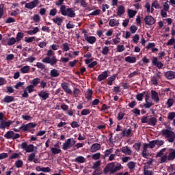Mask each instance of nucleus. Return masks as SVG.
Wrapping results in <instances>:
<instances>
[{
    "mask_svg": "<svg viewBox=\"0 0 175 175\" xmlns=\"http://www.w3.org/2000/svg\"><path fill=\"white\" fill-rule=\"evenodd\" d=\"M21 148L26 151V152H33V150L35 149V146H33V144L28 145V143L23 142L21 144Z\"/></svg>",
    "mask_w": 175,
    "mask_h": 175,
    "instance_id": "7",
    "label": "nucleus"
},
{
    "mask_svg": "<svg viewBox=\"0 0 175 175\" xmlns=\"http://www.w3.org/2000/svg\"><path fill=\"white\" fill-rule=\"evenodd\" d=\"M161 77V75L159 74H157L156 77H153L152 79H151V83L152 85H158V78Z\"/></svg>",
    "mask_w": 175,
    "mask_h": 175,
    "instance_id": "35",
    "label": "nucleus"
},
{
    "mask_svg": "<svg viewBox=\"0 0 175 175\" xmlns=\"http://www.w3.org/2000/svg\"><path fill=\"white\" fill-rule=\"evenodd\" d=\"M62 50L63 51H69L70 48L69 47V44L68 42L62 44Z\"/></svg>",
    "mask_w": 175,
    "mask_h": 175,
    "instance_id": "47",
    "label": "nucleus"
},
{
    "mask_svg": "<svg viewBox=\"0 0 175 175\" xmlns=\"http://www.w3.org/2000/svg\"><path fill=\"white\" fill-rule=\"evenodd\" d=\"M125 62H128L129 64H135L136 62V57L132 56H127L124 59Z\"/></svg>",
    "mask_w": 175,
    "mask_h": 175,
    "instance_id": "25",
    "label": "nucleus"
},
{
    "mask_svg": "<svg viewBox=\"0 0 175 175\" xmlns=\"http://www.w3.org/2000/svg\"><path fill=\"white\" fill-rule=\"evenodd\" d=\"M109 25L110 27H118L120 25V22L117 19H111L109 22Z\"/></svg>",
    "mask_w": 175,
    "mask_h": 175,
    "instance_id": "23",
    "label": "nucleus"
},
{
    "mask_svg": "<svg viewBox=\"0 0 175 175\" xmlns=\"http://www.w3.org/2000/svg\"><path fill=\"white\" fill-rule=\"evenodd\" d=\"M57 13V8H53L49 12V16H52V17H54V16H56Z\"/></svg>",
    "mask_w": 175,
    "mask_h": 175,
    "instance_id": "56",
    "label": "nucleus"
},
{
    "mask_svg": "<svg viewBox=\"0 0 175 175\" xmlns=\"http://www.w3.org/2000/svg\"><path fill=\"white\" fill-rule=\"evenodd\" d=\"M165 77L167 80H173L175 79V72L174 71H167L164 74Z\"/></svg>",
    "mask_w": 175,
    "mask_h": 175,
    "instance_id": "17",
    "label": "nucleus"
},
{
    "mask_svg": "<svg viewBox=\"0 0 175 175\" xmlns=\"http://www.w3.org/2000/svg\"><path fill=\"white\" fill-rule=\"evenodd\" d=\"M72 146L70 145V138L67 139L62 145V150L66 151L68 148H70Z\"/></svg>",
    "mask_w": 175,
    "mask_h": 175,
    "instance_id": "19",
    "label": "nucleus"
},
{
    "mask_svg": "<svg viewBox=\"0 0 175 175\" xmlns=\"http://www.w3.org/2000/svg\"><path fill=\"white\" fill-rule=\"evenodd\" d=\"M99 166H100V161H97L93 164L92 169H99Z\"/></svg>",
    "mask_w": 175,
    "mask_h": 175,
    "instance_id": "61",
    "label": "nucleus"
},
{
    "mask_svg": "<svg viewBox=\"0 0 175 175\" xmlns=\"http://www.w3.org/2000/svg\"><path fill=\"white\" fill-rule=\"evenodd\" d=\"M127 167H129V169H130V170H133V169H135V167H136V163H135L134 161H130L127 163Z\"/></svg>",
    "mask_w": 175,
    "mask_h": 175,
    "instance_id": "42",
    "label": "nucleus"
},
{
    "mask_svg": "<svg viewBox=\"0 0 175 175\" xmlns=\"http://www.w3.org/2000/svg\"><path fill=\"white\" fill-rule=\"evenodd\" d=\"M36 66H37L38 69H46V65L40 62H37Z\"/></svg>",
    "mask_w": 175,
    "mask_h": 175,
    "instance_id": "59",
    "label": "nucleus"
},
{
    "mask_svg": "<svg viewBox=\"0 0 175 175\" xmlns=\"http://www.w3.org/2000/svg\"><path fill=\"white\" fill-rule=\"evenodd\" d=\"M31 69V66H25L21 68V72H22L23 75H25L27 73H29V70Z\"/></svg>",
    "mask_w": 175,
    "mask_h": 175,
    "instance_id": "29",
    "label": "nucleus"
},
{
    "mask_svg": "<svg viewBox=\"0 0 175 175\" xmlns=\"http://www.w3.org/2000/svg\"><path fill=\"white\" fill-rule=\"evenodd\" d=\"M39 3V0H33L29 3H26L25 5V8L26 9H29V10H32V9H35L36 6H38Z\"/></svg>",
    "mask_w": 175,
    "mask_h": 175,
    "instance_id": "9",
    "label": "nucleus"
},
{
    "mask_svg": "<svg viewBox=\"0 0 175 175\" xmlns=\"http://www.w3.org/2000/svg\"><path fill=\"white\" fill-rule=\"evenodd\" d=\"M52 21H53L54 24H57L59 27L60 25H62V23H64V19L61 17L56 16L55 18H53L52 19Z\"/></svg>",
    "mask_w": 175,
    "mask_h": 175,
    "instance_id": "22",
    "label": "nucleus"
},
{
    "mask_svg": "<svg viewBox=\"0 0 175 175\" xmlns=\"http://www.w3.org/2000/svg\"><path fill=\"white\" fill-rule=\"evenodd\" d=\"M144 21L146 25H154V23H155V18L150 15L145 16Z\"/></svg>",
    "mask_w": 175,
    "mask_h": 175,
    "instance_id": "11",
    "label": "nucleus"
},
{
    "mask_svg": "<svg viewBox=\"0 0 175 175\" xmlns=\"http://www.w3.org/2000/svg\"><path fill=\"white\" fill-rule=\"evenodd\" d=\"M144 175H154V172L150 171L148 170H146V167L144 169Z\"/></svg>",
    "mask_w": 175,
    "mask_h": 175,
    "instance_id": "63",
    "label": "nucleus"
},
{
    "mask_svg": "<svg viewBox=\"0 0 175 175\" xmlns=\"http://www.w3.org/2000/svg\"><path fill=\"white\" fill-rule=\"evenodd\" d=\"M136 13H137V12H136L135 10H128V15H129V18H133V17H135V16H136Z\"/></svg>",
    "mask_w": 175,
    "mask_h": 175,
    "instance_id": "38",
    "label": "nucleus"
},
{
    "mask_svg": "<svg viewBox=\"0 0 175 175\" xmlns=\"http://www.w3.org/2000/svg\"><path fill=\"white\" fill-rule=\"evenodd\" d=\"M175 118V112H170L168 113L167 119L170 120V121H173Z\"/></svg>",
    "mask_w": 175,
    "mask_h": 175,
    "instance_id": "54",
    "label": "nucleus"
},
{
    "mask_svg": "<svg viewBox=\"0 0 175 175\" xmlns=\"http://www.w3.org/2000/svg\"><path fill=\"white\" fill-rule=\"evenodd\" d=\"M152 8H154L155 9H161V5H159V3L158 2V0H155L152 3Z\"/></svg>",
    "mask_w": 175,
    "mask_h": 175,
    "instance_id": "51",
    "label": "nucleus"
},
{
    "mask_svg": "<svg viewBox=\"0 0 175 175\" xmlns=\"http://www.w3.org/2000/svg\"><path fill=\"white\" fill-rule=\"evenodd\" d=\"M132 133V130L131 129H129L127 130H124L122 132V135L123 137H131V134Z\"/></svg>",
    "mask_w": 175,
    "mask_h": 175,
    "instance_id": "26",
    "label": "nucleus"
},
{
    "mask_svg": "<svg viewBox=\"0 0 175 175\" xmlns=\"http://www.w3.org/2000/svg\"><path fill=\"white\" fill-rule=\"evenodd\" d=\"M109 51H110L109 46L103 47V50H102L103 55H107V54H109Z\"/></svg>",
    "mask_w": 175,
    "mask_h": 175,
    "instance_id": "50",
    "label": "nucleus"
},
{
    "mask_svg": "<svg viewBox=\"0 0 175 175\" xmlns=\"http://www.w3.org/2000/svg\"><path fill=\"white\" fill-rule=\"evenodd\" d=\"M47 57L44 58L42 61L44 64H50L51 66H54L58 62L57 57L54 55V51L49 49L46 53Z\"/></svg>",
    "mask_w": 175,
    "mask_h": 175,
    "instance_id": "2",
    "label": "nucleus"
},
{
    "mask_svg": "<svg viewBox=\"0 0 175 175\" xmlns=\"http://www.w3.org/2000/svg\"><path fill=\"white\" fill-rule=\"evenodd\" d=\"M98 150H100V144L96 143V144H93L91 146V148H90L91 152H96V151H98Z\"/></svg>",
    "mask_w": 175,
    "mask_h": 175,
    "instance_id": "21",
    "label": "nucleus"
},
{
    "mask_svg": "<svg viewBox=\"0 0 175 175\" xmlns=\"http://www.w3.org/2000/svg\"><path fill=\"white\" fill-rule=\"evenodd\" d=\"M75 162L77 163H84L85 162V158L83 156H78L75 159Z\"/></svg>",
    "mask_w": 175,
    "mask_h": 175,
    "instance_id": "30",
    "label": "nucleus"
},
{
    "mask_svg": "<svg viewBox=\"0 0 175 175\" xmlns=\"http://www.w3.org/2000/svg\"><path fill=\"white\" fill-rule=\"evenodd\" d=\"M144 95H146V92H143L142 93H139L137 94L135 98L139 102H142V100H143V96H144Z\"/></svg>",
    "mask_w": 175,
    "mask_h": 175,
    "instance_id": "40",
    "label": "nucleus"
},
{
    "mask_svg": "<svg viewBox=\"0 0 175 175\" xmlns=\"http://www.w3.org/2000/svg\"><path fill=\"white\" fill-rule=\"evenodd\" d=\"M61 87L66 94H68V95H72V94H73L72 90H70L69 88V83L63 82L61 83Z\"/></svg>",
    "mask_w": 175,
    "mask_h": 175,
    "instance_id": "10",
    "label": "nucleus"
},
{
    "mask_svg": "<svg viewBox=\"0 0 175 175\" xmlns=\"http://www.w3.org/2000/svg\"><path fill=\"white\" fill-rule=\"evenodd\" d=\"M152 64L154 66H157L158 69H162V68H163V64L162 62H158V57H154L152 59Z\"/></svg>",
    "mask_w": 175,
    "mask_h": 175,
    "instance_id": "13",
    "label": "nucleus"
},
{
    "mask_svg": "<svg viewBox=\"0 0 175 175\" xmlns=\"http://www.w3.org/2000/svg\"><path fill=\"white\" fill-rule=\"evenodd\" d=\"M136 31H137V27H136V25H132L130 27V31L131 33H136Z\"/></svg>",
    "mask_w": 175,
    "mask_h": 175,
    "instance_id": "64",
    "label": "nucleus"
},
{
    "mask_svg": "<svg viewBox=\"0 0 175 175\" xmlns=\"http://www.w3.org/2000/svg\"><path fill=\"white\" fill-rule=\"evenodd\" d=\"M161 135L167 139L169 143H174L175 140V133L169 129H163L161 130Z\"/></svg>",
    "mask_w": 175,
    "mask_h": 175,
    "instance_id": "4",
    "label": "nucleus"
},
{
    "mask_svg": "<svg viewBox=\"0 0 175 175\" xmlns=\"http://www.w3.org/2000/svg\"><path fill=\"white\" fill-rule=\"evenodd\" d=\"M125 51V46L124 45H118L116 47L117 53H122Z\"/></svg>",
    "mask_w": 175,
    "mask_h": 175,
    "instance_id": "49",
    "label": "nucleus"
},
{
    "mask_svg": "<svg viewBox=\"0 0 175 175\" xmlns=\"http://www.w3.org/2000/svg\"><path fill=\"white\" fill-rule=\"evenodd\" d=\"M141 122L142 124H147L151 126H155V125H157V122H158V120L155 117H150L148 118V116H144L141 119Z\"/></svg>",
    "mask_w": 175,
    "mask_h": 175,
    "instance_id": "5",
    "label": "nucleus"
},
{
    "mask_svg": "<svg viewBox=\"0 0 175 175\" xmlns=\"http://www.w3.org/2000/svg\"><path fill=\"white\" fill-rule=\"evenodd\" d=\"M38 96L41 98L42 100H46V99H49V97L50 96V94L47 92V91H41L40 92H38Z\"/></svg>",
    "mask_w": 175,
    "mask_h": 175,
    "instance_id": "16",
    "label": "nucleus"
},
{
    "mask_svg": "<svg viewBox=\"0 0 175 175\" xmlns=\"http://www.w3.org/2000/svg\"><path fill=\"white\" fill-rule=\"evenodd\" d=\"M100 10H95L94 11L89 14V17L90 16H99V14H100Z\"/></svg>",
    "mask_w": 175,
    "mask_h": 175,
    "instance_id": "53",
    "label": "nucleus"
},
{
    "mask_svg": "<svg viewBox=\"0 0 175 175\" xmlns=\"http://www.w3.org/2000/svg\"><path fill=\"white\" fill-rule=\"evenodd\" d=\"M160 163H165V162H167V155L165 154L160 157Z\"/></svg>",
    "mask_w": 175,
    "mask_h": 175,
    "instance_id": "57",
    "label": "nucleus"
},
{
    "mask_svg": "<svg viewBox=\"0 0 175 175\" xmlns=\"http://www.w3.org/2000/svg\"><path fill=\"white\" fill-rule=\"evenodd\" d=\"M40 83V78H35L31 81V85H33L34 88L38 85Z\"/></svg>",
    "mask_w": 175,
    "mask_h": 175,
    "instance_id": "45",
    "label": "nucleus"
},
{
    "mask_svg": "<svg viewBox=\"0 0 175 175\" xmlns=\"http://www.w3.org/2000/svg\"><path fill=\"white\" fill-rule=\"evenodd\" d=\"M13 122H14L11 120L6 122L2 119V120H0V129H6V128H9V126H10Z\"/></svg>",
    "mask_w": 175,
    "mask_h": 175,
    "instance_id": "12",
    "label": "nucleus"
},
{
    "mask_svg": "<svg viewBox=\"0 0 175 175\" xmlns=\"http://www.w3.org/2000/svg\"><path fill=\"white\" fill-rule=\"evenodd\" d=\"M122 167V165H121V163H117L116 165V163L112 162L108 163L104 168L103 172L105 174H107V173H109L110 174H114V173H116V172H120Z\"/></svg>",
    "mask_w": 175,
    "mask_h": 175,
    "instance_id": "1",
    "label": "nucleus"
},
{
    "mask_svg": "<svg viewBox=\"0 0 175 175\" xmlns=\"http://www.w3.org/2000/svg\"><path fill=\"white\" fill-rule=\"evenodd\" d=\"M113 152V148H111L109 149H107L104 152V158H107L109 157V155H111V153Z\"/></svg>",
    "mask_w": 175,
    "mask_h": 175,
    "instance_id": "37",
    "label": "nucleus"
},
{
    "mask_svg": "<svg viewBox=\"0 0 175 175\" xmlns=\"http://www.w3.org/2000/svg\"><path fill=\"white\" fill-rule=\"evenodd\" d=\"M23 165H24V163L23 162V160L18 159L15 162V166L18 169H20V167H23Z\"/></svg>",
    "mask_w": 175,
    "mask_h": 175,
    "instance_id": "44",
    "label": "nucleus"
},
{
    "mask_svg": "<svg viewBox=\"0 0 175 175\" xmlns=\"http://www.w3.org/2000/svg\"><path fill=\"white\" fill-rule=\"evenodd\" d=\"M175 160V150L173 148L170 149V153L167 155V161H174Z\"/></svg>",
    "mask_w": 175,
    "mask_h": 175,
    "instance_id": "20",
    "label": "nucleus"
},
{
    "mask_svg": "<svg viewBox=\"0 0 175 175\" xmlns=\"http://www.w3.org/2000/svg\"><path fill=\"white\" fill-rule=\"evenodd\" d=\"M148 144L150 148H154V147H155V146H157V140L151 141Z\"/></svg>",
    "mask_w": 175,
    "mask_h": 175,
    "instance_id": "62",
    "label": "nucleus"
},
{
    "mask_svg": "<svg viewBox=\"0 0 175 175\" xmlns=\"http://www.w3.org/2000/svg\"><path fill=\"white\" fill-rule=\"evenodd\" d=\"M102 174V169L100 168H96L92 173V175H100Z\"/></svg>",
    "mask_w": 175,
    "mask_h": 175,
    "instance_id": "55",
    "label": "nucleus"
},
{
    "mask_svg": "<svg viewBox=\"0 0 175 175\" xmlns=\"http://www.w3.org/2000/svg\"><path fill=\"white\" fill-rule=\"evenodd\" d=\"M174 43H175L174 37H172V38L170 39V40H168V42L166 43V45H167V46H172V45L174 44Z\"/></svg>",
    "mask_w": 175,
    "mask_h": 175,
    "instance_id": "60",
    "label": "nucleus"
},
{
    "mask_svg": "<svg viewBox=\"0 0 175 175\" xmlns=\"http://www.w3.org/2000/svg\"><path fill=\"white\" fill-rule=\"evenodd\" d=\"M36 171L37 172H43L44 173H50V172H51V168L46 167H42V169L40 170H38V168H36Z\"/></svg>",
    "mask_w": 175,
    "mask_h": 175,
    "instance_id": "36",
    "label": "nucleus"
},
{
    "mask_svg": "<svg viewBox=\"0 0 175 175\" xmlns=\"http://www.w3.org/2000/svg\"><path fill=\"white\" fill-rule=\"evenodd\" d=\"M107 77H109V71L105 70L98 76L97 80L98 81H103V80H106Z\"/></svg>",
    "mask_w": 175,
    "mask_h": 175,
    "instance_id": "14",
    "label": "nucleus"
},
{
    "mask_svg": "<svg viewBox=\"0 0 175 175\" xmlns=\"http://www.w3.org/2000/svg\"><path fill=\"white\" fill-rule=\"evenodd\" d=\"M118 152H120V149H116V152H115V154H111L109 156V161H114V158H116V155Z\"/></svg>",
    "mask_w": 175,
    "mask_h": 175,
    "instance_id": "48",
    "label": "nucleus"
},
{
    "mask_svg": "<svg viewBox=\"0 0 175 175\" xmlns=\"http://www.w3.org/2000/svg\"><path fill=\"white\" fill-rule=\"evenodd\" d=\"M4 137L8 139H12V140H16V139H19L20 134L14 133L13 131H9L4 135Z\"/></svg>",
    "mask_w": 175,
    "mask_h": 175,
    "instance_id": "8",
    "label": "nucleus"
},
{
    "mask_svg": "<svg viewBox=\"0 0 175 175\" xmlns=\"http://www.w3.org/2000/svg\"><path fill=\"white\" fill-rule=\"evenodd\" d=\"M24 84H25V82H18L16 83V84L14 85V88H16V90H18V88L20 87H22L23 90H24Z\"/></svg>",
    "mask_w": 175,
    "mask_h": 175,
    "instance_id": "52",
    "label": "nucleus"
},
{
    "mask_svg": "<svg viewBox=\"0 0 175 175\" xmlns=\"http://www.w3.org/2000/svg\"><path fill=\"white\" fill-rule=\"evenodd\" d=\"M120 151L125 154V155H132V150L129 148L128 146H123L122 148H120Z\"/></svg>",
    "mask_w": 175,
    "mask_h": 175,
    "instance_id": "18",
    "label": "nucleus"
},
{
    "mask_svg": "<svg viewBox=\"0 0 175 175\" xmlns=\"http://www.w3.org/2000/svg\"><path fill=\"white\" fill-rule=\"evenodd\" d=\"M174 103V99L168 98L167 100V103H166L167 107L168 109H170V107H172V106H173Z\"/></svg>",
    "mask_w": 175,
    "mask_h": 175,
    "instance_id": "41",
    "label": "nucleus"
},
{
    "mask_svg": "<svg viewBox=\"0 0 175 175\" xmlns=\"http://www.w3.org/2000/svg\"><path fill=\"white\" fill-rule=\"evenodd\" d=\"M51 77H58L59 76V71L58 70L53 68L50 72Z\"/></svg>",
    "mask_w": 175,
    "mask_h": 175,
    "instance_id": "27",
    "label": "nucleus"
},
{
    "mask_svg": "<svg viewBox=\"0 0 175 175\" xmlns=\"http://www.w3.org/2000/svg\"><path fill=\"white\" fill-rule=\"evenodd\" d=\"M38 31H39V27H36L33 28V30H29L26 31V33H27V35H36Z\"/></svg>",
    "mask_w": 175,
    "mask_h": 175,
    "instance_id": "34",
    "label": "nucleus"
},
{
    "mask_svg": "<svg viewBox=\"0 0 175 175\" xmlns=\"http://www.w3.org/2000/svg\"><path fill=\"white\" fill-rule=\"evenodd\" d=\"M94 92H92V90L88 89V92L85 94V98L88 99V100H92V94Z\"/></svg>",
    "mask_w": 175,
    "mask_h": 175,
    "instance_id": "33",
    "label": "nucleus"
},
{
    "mask_svg": "<svg viewBox=\"0 0 175 175\" xmlns=\"http://www.w3.org/2000/svg\"><path fill=\"white\" fill-rule=\"evenodd\" d=\"M85 39L87 40L88 43H90V44H94V43L96 42V38L95 36L86 37Z\"/></svg>",
    "mask_w": 175,
    "mask_h": 175,
    "instance_id": "28",
    "label": "nucleus"
},
{
    "mask_svg": "<svg viewBox=\"0 0 175 175\" xmlns=\"http://www.w3.org/2000/svg\"><path fill=\"white\" fill-rule=\"evenodd\" d=\"M117 75L113 74L112 76L108 78L107 85H113V81H116V78Z\"/></svg>",
    "mask_w": 175,
    "mask_h": 175,
    "instance_id": "32",
    "label": "nucleus"
},
{
    "mask_svg": "<svg viewBox=\"0 0 175 175\" xmlns=\"http://www.w3.org/2000/svg\"><path fill=\"white\" fill-rule=\"evenodd\" d=\"M16 42H17V40L14 37L9 38L8 40V46H13V44H14Z\"/></svg>",
    "mask_w": 175,
    "mask_h": 175,
    "instance_id": "43",
    "label": "nucleus"
},
{
    "mask_svg": "<svg viewBox=\"0 0 175 175\" xmlns=\"http://www.w3.org/2000/svg\"><path fill=\"white\" fill-rule=\"evenodd\" d=\"M124 13H125V8L123 5H120L118 8V12H117V14L118 16H122V14H124Z\"/></svg>",
    "mask_w": 175,
    "mask_h": 175,
    "instance_id": "31",
    "label": "nucleus"
},
{
    "mask_svg": "<svg viewBox=\"0 0 175 175\" xmlns=\"http://www.w3.org/2000/svg\"><path fill=\"white\" fill-rule=\"evenodd\" d=\"M33 88H35L33 85H29L25 88V90L29 92V94H31V92H33Z\"/></svg>",
    "mask_w": 175,
    "mask_h": 175,
    "instance_id": "58",
    "label": "nucleus"
},
{
    "mask_svg": "<svg viewBox=\"0 0 175 175\" xmlns=\"http://www.w3.org/2000/svg\"><path fill=\"white\" fill-rule=\"evenodd\" d=\"M151 98L155 103H159V94H158V92L155 90H151Z\"/></svg>",
    "mask_w": 175,
    "mask_h": 175,
    "instance_id": "15",
    "label": "nucleus"
},
{
    "mask_svg": "<svg viewBox=\"0 0 175 175\" xmlns=\"http://www.w3.org/2000/svg\"><path fill=\"white\" fill-rule=\"evenodd\" d=\"M38 124L33 122H29L28 124H23L21 126L19 127V129L23 132H29V129L31 128H36Z\"/></svg>",
    "mask_w": 175,
    "mask_h": 175,
    "instance_id": "6",
    "label": "nucleus"
},
{
    "mask_svg": "<svg viewBox=\"0 0 175 175\" xmlns=\"http://www.w3.org/2000/svg\"><path fill=\"white\" fill-rule=\"evenodd\" d=\"M23 38H24V33H23V32L17 33L16 38V42H20V40H21V39H23Z\"/></svg>",
    "mask_w": 175,
    "mask_h": 175,
    "instance_id": "46",
    "label": "nucleus"
},
{
    "mask_svg": "<svg viewBox=\"0 0 175 175\" xmlns=\"http://www.w3.org/2000/svg\"><path fill=\"white\" fill-rule=\"evenodd\" d=\"M5 103H12L14 102V97L13 96H5L3 100Z\"/></svg>",
    "mask_w": 175,
    "mask_h": 175,
    "instance_id": "24",
    "label": "nucleus"
},
{
    "mask_svg": "<svg viewBox=\"0 0 175 175\" xmlns=\"http://www.w3.org/2000/svg\"><path fill=\"white\" fill-rule=\"evenodd\" d=\"M51 151L53 155H57V154H61V152H62L61 149H58L57 148H51Z\"/></svg>",
    "mask_w": 175,
    "mask_h": 175,
    "instance_id": "39",
    "label": "nucleus"
},
{
    "mask_svg": "<svg viewBox=\"0 0 175 175\" xmlns=\"http://www.w3.org/2000/svg\"><path fill=\"white\" fill-rule=\"evenodd\" d=\"M59 12L62 16H67L70 18L76 17V10L73 8H66V5H62Z\"/></svg>",
    "mask_w": 175,
    "mask_h": 175,
    "instance_id": "3",
    "label": "nucleus"
}]
</instances>
